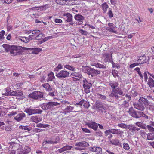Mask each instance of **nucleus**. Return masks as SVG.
<instances>
[{
    "instance_id": "5",
    "label": "nucleus",
    "mask_w": 154,
    "mask_h": 154,
    "mask_svg": "<svg viewBox=\"0 0 154 154\" xmlns=\"http://www.w3.org/2000/svg\"><path fill=\"white\" fill-rule=\"evenodd\" d=\"M60 140V138L58 136L49 138L46 139L45 142L46 144H57L58 143Z\"/></svg>"
},
{
    "instance_id": "51",
    "label": "nucleus",
    "mask_w": 154,
    "mask_h": 154,
    "mask_svg": "<svg viewBox=\"0 0 154 154\" xmlns=\"http://www.w3.org/2000/svg\"><path fill=\"white\" fill-rule=\"evenodd\" d=\"M96 147L93 146L89 147L88 149V152H95Z\"/></svg>"
},
{
    "instance_id": "3",
    "label": "nucleus",
    "mask_w": 154,
    "mask_h": 154,
    "mask_svg": "<svg viewBox=\"0 0 154 154\" xmlns=\"http://www.w3.org/2000/svg\"><path fill=\"white\" fill-rule=\"evenodd\" d=\"M43 93L39 91L33 92L29 95V97L35 100H40L41 98H44Z\"/></svg>"
},
{
    "instance_id": "4",
    "label": "nucleus",
    "mask_w": 154,
    "mask_h": 154,
    "mask_svg": "<svg viewBox=\"0 0 154 154\" xmlns=\"http://www.w3.org/2000/svg\"><path fill=\"white\" fill-rule=\"evenodd\" d=\"M24 112L28 114L29 116L35 114H40L42 112V110L37 109L33 108L32 107L26 108L24 110Z\"/></svg>"
},
{
    "instance_id": "18",
    "label": "nucleus",
    "mask_w": 154,
    "mask_h": 154,
    "mask_svg": "<svg viewBox=\"0 0 154 154\" xmlns=\"http://www.w3.org/2000/svg\"><path fill=\"white\" fill-rule=\"evenodd\" d=\"M137 61L138 62V64H139L144 63L146 61V58L144 56L140 57L138 59Z\"/></svg>"
},
{
    "instance_id": "9",
    "label": "nucleus",
    "mask_w": 154,
    "mask_h": 154,
    "mask_svg": "<svg viewBox=\"0 0 154 154\" xmlns=\"http://www.w3.org/2000/svg\"><path fill=\"white\" fill-rule=\"evenodd\" d=\"M64 19L66 21L70 22L72 20V16L69 13H64L63 14Z\"/></svg>"
},
{
    "instance_id": "48",
    "label": "nucleus",
    "mask_w": 154,
    "mask_h": 154,
    "mask_svg": "<svg viewBox=\"0 0 154 154\" xmlns=\"http://www.w3.org/2000/svg\"><path fill=\"white\" fill-rule=\"evenodd\" d=\"M30 14V16H31V18L32 19H34L35 18H37V14L36 13H32V12H31L30 11H29Z\"/></svg>"
},
{
    "instance_id": "52",
    "label": "nucleus",
    "mask_w": 154,
    "mask_h": 154,
    "mask_svg": "<svg viewBox=\"0 0 154 154\" xmlns=\"http://www.w3.org/2000/svg\"><path fill=\"white\" fill-rule=\"evenodd\" d=\"M140 134L142 137H144L146 134V132L144 130H140Z\"/></svg>"
},
{
    "instance_id": "33",
    "label": "nucleus",
    "mask_w": 154,
    "mask_h": 154,
    "mask_svg": "<svg viewBox=\"0 0 154 154\" xmlns=\"http://www.w3.org/2000/svg\"><path fill=\"white\" fill-rule=\"evenodd\" d=\"M19 39L21 40L23 42L25 43H27L29 42V40L28 39V38L26 37H20Z\"/></svg>"
},
{
    "instance_id": "59",
    "label": "nucleus",
    "mask_w": 154,
    "mask_h": 154,
    "mask_svg": "<svg viewBox=\"0 0 154 154\" xmlns=\"http://www.w3.org/2000/svg\"><path fill=\"white\" fill-rule=\"evenodd\" d=\"M35 38V36L33 35H31L29 36L28 39L29 40V42L30 40Z\"/></svg>"
},
{
    "instance_id": "10",
    "label": "nucleus",
    "mask_w": 154,
    "mask_h": 154,
    "mask_svg": "<svg viewBox=\"0 0 154 154\" xmlns=\"http://www.w3.org/2000/svg\"><path fill=\"white\" fill-rule=\"evenodd\" d=\"M30 120L33 122H35L36 123H38L39 122L42 120V118L38 116H34L31 117Z\"/></svg>"
},
{
    "instance_id": "40",
    "label": "nucleus",
    "mask_w": 154,
    "mask_h": 154,
    "mask_svg": "<svg viewBox=\"0 0 154 154\" xmlns=\"http://www.w3.org/2000/svg\"><path fill=\"white\" fill-rule=\"evenodd\" d=\"M118 126L122 128L126 129L127 128L128 126L124 123H119L118 125Z\"/></svg>"
},
{
    "instance_id": "12",
    "label": "nucleus",
    "mask_w": 154,
    "mask_h": 154,
    "mask_svg": "<svg viewBox=\"0 0 154 154\" xmlns=\"http://www.w3.org/2000/svg\"><path fill=\"white\" fill-rule=\"evenodd\" d=\"M133 105L134 108L141 111H143L145 109V107L142 103H133Z\"/></svg>"
},
{
    "instance_id": "38",
    "label": "nucleus",
    "mask_w": 154,
    "mask_h": 154,
    "mask_svg": "<svg viewBox=\"0 0 154 154\" xmlns=\"http://www.w3.org/2000/svg\"><path fill=\"white\" fill-rule=\"evenodd\" d=\"M14 146H13L12 148H9L8 150L9 154H15L16 151L14 150Z\"/></svg>"
},
{
    "instance_id": "2",
    "label": "nucleus",
    "mask_w": 154,
    "mask_h": 154,
    "mask_svg": "<svg viewBox=\"0 0 154 154\" xmlns=\"http://www.w3.org/2000/svg\"><path fill=\"white\" fill-rule=\"evenodd\" d=\"M59 105H60L59 103L57 102H50L43 103L41 106V107L44 110H51L53 109L54 106Z\"/></svg>"
},
{
    "instance_id": "45",
    "label": "nucleus",
    "mask_w": 154,
    "mask_h": 154,
    "mask_svg": "<svg viewBox=\"0 0 154 154\" xmlns=\"http://www.w3.org/2000/svg\"><path fill=\"white\" fill-rule=\"evenodd\" d=\"M5 31L4 30H2L0 32V40H3L4 39V35L5 34Z\"/></svg>"
},
{
    "instance_id": "8",
    "label": "nucleus",
    "mask_w": 154,
    "mask_h": 154,
    "mask_svg": "<svg viewBox=\"0 0 154 154\" xmlns=\"http://www.w3.org/2000/svg\"><path fill=\"white\" fill-rule=\"evenodd\" d=\"M129 115L132 117L138 118L140 116L138 115L137 112L135 111L133 107H131L129 109V110L127 111Z\"/></svg>"
},
{
    "instance_id": "30",
    "label": "nucleus",
    "mask_w": 154,
    "mask_h": 154,
    "mask_svg": "<svg viewBox=\"0 0 154 154\" xmlns=\"http://www.w3.org/2000/svg\"><path fill=\"white\" fill-rule=\"evenodd\" d=\"M102 149L100 147H96L95 152H96V154H102Z\"/></svg>"
},
{
    "instance_id": "44",
    "label": "nucleus",
    "mask_w": 154,
    "mask_h": 154,
    "mask_svg": "<svg viewBox=\"0 0 154 154\" xmlns=\"http://www.w3.org/2000/svg\"><path fill=\"white\" fill-rule=\"evenodd\" d=\"M63 67L61 64H59L54 69V70L55 71H58L60 70L63 69Z\"/></svg>"
},
{
    "instance_id": "35",
    "label": "nucleus",
    "mask_w": 154,
    "mask_h": 154,
    "mask_svg": "<svg viewBox=\"0 0 154 154\" xmlns=\"http://www.w3.org/2000/svg\"><path fill=\"white\" fill-rule=\"evenodd\" d=\"M114 28H112L110 27H106V29L109 31L111 32H113L114 33H117V31L115 30L114 29Z\"/></svg>"
},
{
    "instance_id": "53",
    "label": "nucleus",
    "mask_w": 154,
    "mask_h": 154,
    "mask_svg": "<svg viewBox=\"0 0 154 154\" xmlns=\"http://www.w3.org/2000/svg\"><path fill=\"white\" fill-rule=\"evenodd\" d=\"M140 114L141 116H142L145 119H148V116L145 114L143 112H140Z\"/></svg>"
},
{
    "instance_id": "6",
    "label": "nucleus",
    "mask_w": 154,
    "mask_h": 154,
    "mask_svg": "<svg viewBox=\"0 0 154 154\" xmlns=\"http://www.w3.org/2000/svg\"><path fill=\"white\" fill-rule=\"evenodd\" d=\"M70 73L67 71L62 70L57 73H56V76L59 78H66L69 76Z\"/></svg>"
},
{
    "instance_id": "22",
    "label": "nucleus",
    "mask_w": 154,
    "mask_h": 154,
    "mask_svg": "<svg viewBox=\"0 0 154 154\" xmlns=\"http://www.w3.org/2000/svg\"><path fill=\"white\" fill-rule=\"evenodd\" d=\"M28 49H30L32 51V53L33 54H37L39 52L42 51L41 48H28Z\"/></svg>"
},
{
    "instance_id": "27",
    "label": "nucleus",
    "mask_w": 154,
    "mask_h": 154,
    "mask_svg": "<svg viewBox=\"0 0 154 154\" xmlns=\"http://www.w3.org/2000/svg\"><path fill=\"white\" fill-rule=\"evenodd\" d=\"M147 139L148 140H154V132L148 133L147 135Z\"/></svg>"
},
{
    "instance_id": "16",
    "label": "nucleus",
    "mask_w": 154,
    "mask_h": 154,
    "mask_svg": "<svg viewBox=\"0 0 154 154\" xmlns=\"http://www.w3.org/2000/svg\"><path fill=\"white\" fill-rule=\"evenodd\" d=\"M112 129L111 133L112 134L121 135L124 134L123 131L120 129Z\"/></svg>"
},
{
    "instance_id": "58",
    "label": "nucleus",
    "mask_w": 154,
    "mask_h": 154,
    "mask_svg": "<svg viewBox=\"0 0 154 154\" xmlns=\"http://www.w3.org/2000/svg\"><path fill=\"white\" fill-rule=\"evenodd\" d=\"M63 148L65 149V150L66 151L67 150L70 149L72 148V146H70L66 145L63 147Z\"/></svg>"
},
{
    "instance_id": "24",
    "label": "nucleus",
    "mask_w": 154,
    "mask_h": 154,
    "mask_svg": "<svg viewBox=\"0 0 154 154\" xmlns=\"http://www.w3.org/2000/svg\"><path fill=\"white\" fill-rule=\"evenodd\" d=\"M75 19L77 20H78L80 22H82L84 20V17L81 15L78 14L75 15Z\"/></svg>"
},
{
    "instance_id": "42",
    "label": "nucleus",
    "mask_w": 154,
    "mask_h": 154,
    "mask_svg": "<svg viewBox=\"0 0 154 154\" xmlns=\"http://www.w3.org/2000/svg\"><path fill=\"white\" fill-rule=\"evenodd\" d=\"M129 104L128 101L126 100L124 101L122 104V106L125 108H128L129 107Z\"/></svg>"
},
{
    "instance_id": "55",
    "label": "nucleus",
    "mask_w": 154,
    "mask_h": 154,
    "mask_svg": "<svg viewBox=\"0 0 154 154\" xmlns=\"http://www.w3.org/2000/svg\"><path fill=\"white\" fill-rule=\"evenodd\" d=\"M112 131V129H109V130H106L104 133L105 134L106 136H108V135L110 133H111V131Z\"/></svg>"
},
{
    "instance_id": "47",
    "label": "nucleus",
    "mask_w": 154,
    "mask_h": 154,
    "mask_svg": "<svg viewBox=\"0 0 154 154\" xmlns=\"http://www.w3.org/2000/svg\"><path fill=\"white\" fill-rule=\"evenodd\" d=\"M109 11L108 12V14L109 17L110 18H112L113 16V14L112 10L110 9V8H109Z\"/></svg>"
},
{
    "instance_id": "32",
    "label": "nucleus",
    "mask_w": 154,
    "mask_h": 154,
    "mask_svg": "<svg viewBox=\"0 0 154 154\" xmlns=\"http://www.w3.org/2000/svg\"><path fill=\"white\" fill-rule=\"evenodd\" d=\"M64 67L68 70L72 71H75V68L74 67L71 66L69 65H66L64 66Z\"/></svg>"
},
{
    "instance_id": "36",
    "label": "nucleus",
    "mask_w": 154,
    "mask_h": 154,
    "mask_svg": "<svg viewBox=\"0 0 154 154\" xmlns=\"http://www.w3.org/2000/svg\"><path fill=\"white\" fill-rule=\"evenodd\" d=\"M116 90L113 89L112 91L111 92V93L109 95V97H113L115 96L117 94Z\"/></svg>"
},
{
    "instance_id": "43",
    "label": "nucleus",
    "mask_w": 154,
    "mask_h": 154,
    "mask_svg": "<svg viewBox=\"0 0 154 154\" xmlns=\"http://www.w3.org/2000/svg\"><path fill=\"white\" fill-rule=\"evenodd\" d=\"M146 127L148 130L152 132H154V128L152 127L150 125H148Z\"/></svg>"
},
{
    "instance_id": "28",
    "label": "nucleus",
    "mask_w": 154,
    "mask_h": 154,
    "mask_svg": "<svg viewBox=\"0 0 154 154\" xmlns=\"http://www.w3.org/2000/svg\"><path fill=\"white\" fill-rule=\"evenodd\" d=\"M109 84L111 87L113 89H115L118 87L119 85L117 82H110Z\"/></svg>"
},
{
    "instance_id": "15",
    "label": "nucleus",
    "mask_w": 154,
    "mask_h": 154,
    "mask_svg": "<svg viewBox=\"0 0 154 154\" xmlns=\"http://www.w3.org/2000/svg\"><path fill=\"white\" fill-rule=\"evenodd\" d=\"M23 94V92L19 90H16L10 92V95L12 96H21Z\"/></svg>"
},
{
    "instance_id": "19",
    "label": "nucleus",
    "mask_w": 154,
    "mask_h": 154,
    "mask_svg": "<svg viewBox=\"0 0 154 154\" xmlns=\"http://www.w3.org/2000/svg\"><path fill=\"white\" fill-rule=\"evenodd\" d=\"M86 142L85 141H81L76 142L75 145L78 147H83L85 149V147L87 146Z\"/></svg>"
},
{
    "instance_id": "21",
    "label": "nucleus",
    "mask_w": 154,
    "mask_h": 154,
    "mask_svg": "<svg viewBox=\"0 0 154 154\" xmlns=\"http://www.w3.org/2000/svg\"><path fill=\"white\" fill-rule=\"evenodd\" d=\"M128 128L130 131H138L140 128L136 127L134 125H130L128 126Z\"/></svg>"
},
{
    "instance_id": "63",
    "label": "nucleus",
    "mask_w": 154,
    "mask_h": 154,
    "mask_svg": "<svg viewBox=\"0 0 154 154\" xmlns=\"http://www.w3.org/2000/svg\"><path fill=\"white\" fill-rule=\"evenodd\" d=\"M80 33L82 34L85 35L87 34V32L86 31L83 30L82 29H80L79 31Z\"/></svg>"
},
{
    "instance_id": "54",
    "label": "nucleus",
    "mask_w": 154,
    "mask_h": 154,
    "mask_svg": "<svg viewBox=\"0 0 154 154\" xmlns=\"http://www.w3.org/2000/svg\"><path fill=\"white\" fill-rule=\"evenodd\" d=\"M85 81L86 79H85V80H83V86L84 89V91L86 93V91L87 90V85L85 84Z\"/></svg>"
},
{
    "instance_id": "20",
    "label": "nucleus",
    "mask_w": 154,
    "mask_h": 154,
    "mask_svg": "<svg viewBox=\"0 0 154 154\" xmlns=\"http://www.w3.org/2000/svg\"><path fill=\"white\" fill-rule=\"evenodd\" d=\"M147 84L150 88L154 87V80L151 77H149Z\"/></svg>"
},
{
    "instance_id": "17",
    "label": "nucleus",
    "mask_w": 154,
    "mask_h": 154,
    "mask_svg": "<svg viewBox=\"0 0 154 154\" xmlns=\"http://www.w3.org/2000/svg\"><path fill=\"white\" fill-rule=\"evenodd\" d=\"M138 102L140 103H143L144 105H148L149 104L147 99L144 98L143 97H141L138 100Z\"/></svg>"
},
{
    "instance_id": "13",
    "label": "nucleus",
    "mask_w": 154,
    "mask_h": 154,
    "mask_svg": "<svg viewBox=\"0 0 154 154\" xmlns=\"http://www.w3.org/2000/svg\"><path fill=\"white\" fill-rule=\"evenodd\" d=\"M73 107H72L70 106H68L65 109H64L63 112H62V113L64 114H66L67 113H70L72 112H75V111H73Z\"/></svg>"
},
{
    "instance_id": "23",
    "label": "nucleus",
    "mask_w": 154,
    "mask_h": 154,
    "mask_svg": "<svg viewBox=\"0 0 154 154\" xmlns=\"http://www.w3.org/2000/svg\"><path fill=\"white\" fill-rule=\"evenodd\" d=\"M44 88H45L47 91H52V89L51 88L50 85L48 83H45L42 85Z\"/></svg>"
},
{
    "instance_id": "11",
    "label": "nucleus",
    "mask_w": 154,
    "mask_h": 154,
    "mask_svg": "<svg viewBox=\"0 0 154 154\" xmlns=\"http://www.w3.org/2000/svg\"><path fill=\"white\" fill-rule=\"evenodd\" d=\"M26 117L25 113L23 112L19 113L15 117L14 119L17 122H19L23 120V118Z\"/></svg>"
},
{
    "instance_id": "7",
    "label": "nucleus",
    "mask_w": 154,
    "mask_h": 154,
    "mask_svg": "<svg viewBox=\"0 0 154 154\" xmlns=\"http://www.w3.org/2000/svg\"><path fill=\"white\" fill-rule=\"evenodd\" d=\"M100 71L96 70L94 69L91 68L87 66V74L89 75H91V77L100 74Z\"/></svg>"
},
{
    "instance_id": "41",
    "label": "nucleus",
    "mask_w": 154,
    "mask_h": 154,
    "mask_svg": "<svg viewBox=\"0 0 154 154\" xmlns=\"http://www.w3.org/2000/svg\"><path fill=\"white\" fill-rule=\"evenodd\" d=\"M71 75H72V76H74L75 77H78L79 78H81L82 77V76L81 74H80L78 73H76V72H74L72 73L71 74Z\"/></svg>"
},
{
    "instance_id": "60",
    "label": "nucleus",
    "mask_w": 154,
    "mask_h": 154,
    "mask_svg": "<svg viewBox=\"0 0 154 154\" xmlns=\"http://www.w3.org/2000/svg\"><path fill=\"white\" fill-rule=\"evenodd\" d=\"M10 89L8 88H5V91L7 93H6L5 95L8 96V94H10V93H9L10 91Z\"/></svg>"
},
{
    "instance_id": "29",
    "label": "nucleus",
    "mask_w": 154,
    "mask_h": 154,
    "mask_svg": "<svg viewBox=\"0 0 154 154\" xmlns=\"http://www.w3.org/2000/svg\"><path fill=\"white\" fill-rule=\"evenodd\" d=\"M102 6L104 13H105L107 11V8H108V5L105 2L102 4Z\"/></svg>"
},
{
    "instance_id": "49",
    "label": "nucleus",
    "mask_w": 154,
    "mask_h": 154,
    "mask_svg": "<svg viewBox=\"0 0 154 154\" xmlns=\"http://www.w3.org/2000/svg\"><path fill=\"white\" fill-rule=\"evenodd\" d=\"M115 90H116V92L117 93V94H119L122 95L123 94V92L121 90L120 88H117Z\"/></svg>"
},
{
    "instance_id": "56",
    "label": "nucleus",
    "mask_w": 154,
    "mask_h": 154,
    "mask_svg": "<svg viewBox=\"0 0 154 154\" xmlns=\"http://www.w3.org/2000/svg\"><path fill=\"white\" fill-rule=\"evenodd\" d=\"M143 76L144 79V81L145 82H146L148 79V76L147 72H145L143 74Z\"/></svg>"
},
{
    "instance_id": "26",
    "label": "nucleus",
    "mask_w": 154,
    "mask_h": 154,
    "mask_svg": "<svg viewBox=\"0 0 154 154\" xmlns=\"http://www.w3.org/2000/svg\"><path fill=\"white\" fill-rule=\"evenodd\" d=\"M19 128L24 130L30 131L31 129V127L28 126H24L20 125L19 126Z\"/></svg>"
},
{
    "instance_id": "37",
    "label": "nucleus",
    "mask_w": 154,
    "mask_h": 154,
    "mask_svg": "<svg viewBox=\"0 0 154 154\" xmlns=\"http://www.w3.org/2000/svg\"><path fill=\"white\" fill-rule=\"evenodd\" d=\"M123 148L126 150H128L130 149L129 145L127 143H124L123 144Z\"/></svg>"
},
{
    "instance_id": "31",
    "label": "nucleus",
    "mask_w": 154,
    "mask_h": 154,
    "mask_svg": "<svg viewBox=\"0 0 154 154\" xmlns=\"http://www.w3.org/2000/svg\"><path fill=\"white\" fill-rule=\"evenodd\" d=\"M57 92L55 91H49L48 94L51 97H53L54 98H55L54 97L56 96Z\"/></svg>"
},
{
    "instance_id": "64",
    "label": "nucleus",
    "mask_w": 154,
    "mask_h": 154,
    "mask_svg": "<svg viewBox=\"0 0 154 154\" xmlns=\"http://www.w3.org/2000/svg\"><path fill=\"white\" fill-rule=\"evenodd\" d=\"M135 124L137 126L139 127H142V123L140 122H136Z\"/></svg>"
},
{
    "instance_id": "61",
    "label": "nucleus",
    "mask_w": 154,
    "mask_h": 154,
    "mask_svg": "<svg viewBox=\"0 0 154 154\" xmlns=\"http://www.w3.org/2000/svg\"><path fill=\"white\" fill-rule=\"evenodd\" d=\"M139 65L138 63H134L131 64L130 66V68H133L135 67L136 66H138Z\"/></svg>"
},
{
    "instance_id": "25",
    "label": "nucleus",
    "mask_w": 154,
    "mask_h": 154,
    "mask_svg": "<svg viewBox=\"0 0 154 154\" xmlns=\"http://www.w3.org/2000/svg\"><path fill=\"white\" fill-rule=\"evenodd\" d=\"M110 143L112 145L117 146L119 143V140L117 139H113L109 141Z\"/></svg>"
},
{
    "instance_id": "14",
    "label": "nucleus",
    "mask_w": 154,
    "mask_h": 154,
    "mask_svg": "<svg viewBox=\"0 0 154 154\" xmlns=\"http://www.w3.org/2000/svg\"><path fill=\"white\" fill-rule=\"evenodd\" d=\"M87 125L94 130H96L98 128L97 124L95 122H92L90 123H87Z\"/></svg>"
},
{
    "instance_id": "1",
    "label": "nucleus",
    "mask_w": 154,
    "mask_h": 154,
    "mask_svg": "<svg viewBox=\"0 0 154 154\" xmlns=\"http://www.w3.org/2000/svg\"><path fill=\"white\" fill-rule=\"evenodd\" d=\"M3 46L6 52H10V53L13 54L14 55H18L20 54L21 51L19 50L20 46L14 45L11 46L7 44L3 45Z\"/></svg>"
},
{
    "instance_id": "39",
    "label": "nucleus",
    "mask_w": 154,
    "mask_h": 154,
    "mask_svg": "<svg viewBox=\"0 0 154 154\" xmlns=\"http://www.w3.org/2000/svg\"><path fill=\"white\" fill-rule=\"evenodd\" d=\"M96 107L98 108H102L103 106L102 103L100 102L97 101L96 103Z\"/></svg>"
},
{
    "instance_id": "57",
    "label": "nucleus",
    "mask_w": 154,
    "mask_h": 154,
    "mask_svg": "<svg viewBox=\"0 0 154 154\" xmlns=\"http://www.w3.org/2000/svg\"><path fill=\"white\" fill-rule=\"evenodd\" d=\"M84 100H81L79 102L76 103L75 104V105H78L79 106H82V104L84 103Z\"/></svg>"
},
{
    "instance_id": "46",
    "label": "nucleus",
    "mask_w": 154,
    "mask_h": 154,
    "mask_svg": "<svg viewBox=\"0 0 154 154\" xmlns=\"http://www.w3.org/2000/svg\"><path fill=\"white\" fill-rule=\"evenodd\" d=\"M95 66L97 68H99L106 69V66H105L99 63L95 65Z\"/></svg>"
},
{
    "instance_id": "62",
    "label": "nucleus",
    "mask_w": 154,
    "mask_h": 154,
    "mask_svg": "<svg viewBox=\"0 0 154 154\" xmlns=\"http://www.w3.org/2000/svg\"><path fill=\"white\" fill-rule=\"evenodd\" d=\"M55 22L57 23H62V20L60 19L56 18L55 20Z\"/></svg>"
},
{
    "instance_id": "50",
    "label": "nucleus",
    "mask_w": 154,
    "mask_h": 154,
    "mask_svg": "<svg viewBox=\"0 0 154 154\" xmlns=\"http://www.w3.org/2000/svg\"><path fill=\"white\" fill-rule=\"evenodd\" d=\"M42 34H40L36 37H35V39L37 40H40L42 38Z\"/></svg>"
},
{
    "instance_id": "34",
    "label": "nucleus",
    "mask_w": 154,
    "mask_h": 154,
    "mask_svg": "<svg viewBox=\"0 0 154 154\" xmlns=\"http://www.w3.org/2000/svg\"><path fill=\"white\" fill-rule=\"evenodd\" d=\"M49 126L48 124H43L42 123H39L37 125V127L42 128H45L48 127Z\"/></svg>"
}]
</instances>
